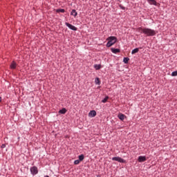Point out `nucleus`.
<instances>
[{
    "mask_svg": "<svg viewBox=\"0 0 177 177\" xmlns=\"http://www.w3.org/2000/svg\"><path fill=\"white\" fill-rule=\"evenodd\" d=\"M118 118H119V120H121V121H124L126 118V116L122 113H119L118 115Z\"/></svg>",
    "mask_w": 177,
    "mask_h": 177,
    "instance_id": "obj_7",
    "label": "nucleus"
},
{
    "mask_svg": "<svg viewBox=\"0 0 177 177\" xmlns=\"http://www.w3.org/2000/svg\"><path fill=\"white\" fill-rule=\"evenodd\" d=\"M177 75V71H174L171 73V76L172 77H176Z\"/></svg>",
    "mask_w": 177,
    "mask_h": 177,
    "instance_id": "obj_22",
    "label": "nucleus"
},
{
    "mask_svg": "<svg viewBox=\"0 0 177 177\" xmlns=\"http://www.w3.org/2000/svg\"><path fill=\"white\" fill-rule=\"evenodd\" d=\"M65 25L66 27H68V28H70V30H73V31H77V27L71 25L68 22H66Z\"/></svg>",
    "mask_w": 177,
    "mask_h": 177,
    "instance_id": "obj_3",
    "label": "nucleus"
},
{
    "mask_svg": "<svg viewBox=\"0 0 177 177\" xmlns=\"http://www.w3.org/2000/svg\"><path fill=\"white\" fill-rule=\"evenodd\" d=\"M30 172L32 175H37L38 174V168L35 166L30 167Z\"/></svg>",
    "mask_w": 177,
    "mask_h": 177,
    "instance_id": "obj_4",
    "label": "nucleus"
},
{
    "mask_svg": "<svg viewBox=\"0 0 177 177\" xmlns=\"http://www.w3.org/2000/svg\"><path fill=\"white\" fill-rule=\"evenodd\" d=\"M56 12H57V13H64V12H66V11L64 10V9H57V10H56Z\"/></svg>",
    "mask_w": 177,
    "mask_h": 177,
    "instance_id": "obj_16",
    "label": "nucleus"
},
{
    "mask_svg": "<svg viewBox=\"0 0 177 177\" xmlns=\"http://www.w3.org/2000/svg\"><path fill=\"white\" fill-rule=\"evenodd\" d=\"M0 102H2V97H0Z\"/></svg>",
    "mask_w": 177,
    "mask_h": 177,
    "instance_id": "obj_25",
    "label": "nucleus"
},
{
    "mask_svg": "<svg viewBox=\"0 0 177 177\" xmlns=\"http://www.w3.org/2000/svg\"><path fill=\"white\" fill-rule=\"evenodd\" d=\"M137 31H138V32H142V34H145L147 37H154V35H156V30L149 28L140 27L137 29Z\"/></svg>",
    "mask_w": 177,
    "mask_h": 177,
    "instance_id": "obj_1",
    "label": "nucleus"
},
{
    "mask_svg": "<svg viewBox=\"0 0 177 177\" xmlns=\"http://www.w3.org/2000/svg\"><path fill=\"white\" fill-rule=\"evenodd\" d=\"M84 158V155L82 154L79 156V161H82Z\"/></svg>",
    "mask_w": 177,
    "mask_h": 177,
    "instance_id": "obj_19",
    "label": "nucleus"
},
{
    "mask_svg": "<svg viewBox=\"0 0 177 177\" xmlns=\"http://www.w3.org/2000/svg\"><path fill=\"white\" fill-rule=\"evenodd\" d=\"M138 52H139V48H136L131 51V55H135V53H138Z\"/></svg>",
    "mask_w": 177,
    "mask_h": 177,
    "instance_id": "obj_15",
    "label": "nucleus"
},
{
    "mask_svg": "<svg viewBox=\"0 0 177 177\" xmlns=\"http://www.w3.org/2000/svg\"><path fill=\"white\" fill-rule=\"evenodd\" d=\"M44 177H49V176H44Z\"/></svg>",
    "mask_w": 177,
    "mask_h": 177,
    "instance_id": "obj_26",
    "label": "nucleus"
},
{
    "mask_svg": "<svg viewBox=\"0 0 177 177\" xmlns=\"http://www.w3.org/2000/svg\"><path fill=\"white\" fill-rule=\"evenodd\" d=\"M5 147H6V145L5 144H3L1 145V149H5Z\"/></svg>",
    "mask_w": 177,
    "mask_h": 177,
    "instance_id": "obj_24",
    "label": "nucleus"
},
{
    "mask_svg": "<svg viewBox=\"0 0 177 177\" xmlns=\"http://www.w3.org/2000/svg\"><path fill=\"white\" fill-rule=\"evenodd\" d=\"M67 113V109L63 108L62 109L59 111V114H66Z\"/></svg>",
    "mask_w": 177,
    "mask_h": 177,
    "instance_id": "obj_11",
    "label": "nucleus"
},
{
    "mask_svg": "<svg viewBox=\"0 0 177 177\" xmlns=\"http://www.w3.org/2000/svg\"><path fill=\"white\" fill-rule=\"evenodd\" d=\"M11 70H15L16 68V67H17V64H16V62H15V61H13L10 66Z\"/></svg>",
    "mask_w": 177,
    "mask_h": 177,
    "instance_id": "obj_8",
    "label": "nucleus"
},
{
    "mask_svg": "<svg viewBox=\"0 0 177 177\" xmlns=\"http://www.w3.org/2000/svg\"><path fill=\"white\" fill-rule=\"evenodd\" d=\"M145 161H146V156H139L138 157L139 162H145Z\"/></svg>",
    "mask_w": 177,
    "mask_h": 177,
    "instance_id": "obj_9",
    "label": "nucleus"
},
{
    "mask_svg": "<svg viewBox=\"0 0 177 177\" xmlns=\"http://www.w3.org/2000/svg\"><path fill=\"white\" fill-rule=\"evenodd\" d=\"M120 9H122L123 10H125V7H124L123 6L120 5Z\"/></svg>",
    "mask_w": 177,
    "mask_h": 177,
    "instance_id": "obj_23",
    "label": "nucleus"
},
{
    "mask_svg": "<svg viewBox=\"0 0 177 177\" xmlns=\"http://www.w3.org/2000/svg\"><path fill=\"white\" fill-rule=\"evenodd\" d=\"M107 41L108 42L106 44V46L107 48H111V46H113V45H114V44L117 42V37L114 36H111L107 38Z\"/></svg>",
    "mask_w": 177,
    "mask_h": 177,
    "instance_id": "obj_2",
    "label": "nucleus"
},
{
    "mask_svg": "<svg viewBox=\"0 0 177 177\" xmlns=\"http://www.w3.org/2000/svg\"><path fill=\"white\" fill-rule=\"evenodd\" d=\"M81 161L80 160H76L74 161V165H78Z\"/></svg>",
    "mask_w": 177,
    "mask_h": 177,
    "instance_id": "obj_21",
    "label": "nucleus"
},
{
    "mask_svg": "<svg viewBox=\"0 0 177 177\" xmlns=\"http://www.w3.org/2000/svg\"><path fill=\"white\" fill-rule=\"evenodd\" d=\"M95 84H97V85H100V80L98 77L95 78Z\"/></svg>",
    "mask_w": 177,
    "mask_h": 177,
    "instance_id": "obj_18",
    "label": "nucleus"
},
{
    "mask_svg": "<svg viewBox=\"0 0 177 177\" xmlns=\"http://www.w3.org/2000/svg\"><path fill=\"white\" fill-rule=\"evenodd\" d=\"M112 160H113V161H118V162H122V163L125 162V160H124L122 158H120L118 156L112 158Z\"/></svg>",
    "mask_w": 177,
    "mask_h": 177,
    "instance_id": "obj_5",
    "label": "nucleus"
},
{
    "mask_svg": "<svg viewBox=\"0 0 177 177\" xmlns=\"http://www.w3.org/2000/svg\"><path fill=\"white\" fill-rule=\"evenodd\" d=\"M94 68H95V70H100V68H102V65H100V64H95L94 65Z\"/></svg>",
    "mask_w": 177,
    "mask_h": 177,
    "instance_id": "obj_14",
    "label": "nucleus"
},
{
    "mask_svg": "<svg viewBox=\"0 0 177 177\" xmlns=\"http://www.w3.org/2000/svg\"><path fill=\"white\" fill-rule=\"evenodd\" d=\"M111 52H113V53H120V49H118V48H111Z\"/></svg>",
    "mask_w": 177,
    "mask_h": 177,
    "instance_id": "obj_13",
    "label": "nucleus"
},
{
    "mask_svg": "<svg viewBox=\"0 0 177 177\" xmlns=\"http://www.w3.org/2000/svg\"><path fill=\"white\" fill-rule=\"evenodd\" d=\"M88 117H91V118L96 117V111L95 110L91 111L88 113Z\"/></svg>",
    "mask_w": 177,
    "mask_h": 177,
    "instance_id": "obj_6",
    "label": "nucleus"
},
{
    "mask_svg": "<svg viewBox=\"0 0 177 177\" xmlns=\"http://www.w3.org/2000/svg\"><path fill=\"white\" fill-rule=\"evenodd\" d=\"M71 16H74V17H77V15H78V13L75 10H73L71 12Z\"/></svg>",
    "mask_w": 177,
    "mask_h": 177,
    "instance_id": "obj_12",
    "label": "nucleus"
},
{
    "mask_svg": "<svg viewBox=\"0 0 177 177\" xmlns=\"http://www.w3.org/2000/svg\"><path fill=\"white\" fill-rule=\"evenodd\" d=\"M109 100V96H106L104 100H102V103H106Z\"/></svg>",
    "mask_w": 177,
    "mask_h": 177,
    "instance_id": "obj_20",
    "label": "nucleus"
},
{
    "mask_svg": "<svg viewBox=\"0 0 177 177\" xmlns=\"http://www.w3.org/2000/svg\"><path fill=\"white\" fill-rule=\"evenodd\" d=\"M149 5L157 6V1L156 0H147Z\"/></svg>",
    "mask_w": 177,
    "mask_h": 177,
    "instance_id": "obj_10",
    "label": "nucleus"
},
{
    "mask_svg": "<svg viewBox=\"0 0 177 177\" xmlns=\"http://www.w3.org/2000/svg\"><path fill=\"white\" fill-rule=\"evenodd\" d=\"M123 62L125 64H127L128 62H129V58L128 57H124L123 59Z\"/></svg>",
    "mask_w": 177,
    "mask_h": 177,
    "instance_id": "obj_17",
    "label": "nucleus"
}]
</instances>
